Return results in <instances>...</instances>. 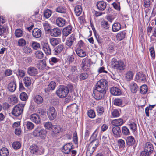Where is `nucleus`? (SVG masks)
<instances>
[{
	"mask_svg": "<svg viewBox=\"0 0 156 156\" xmlns=\"http://www.w3.org/2000/svg\"><path fill=\"white\" fill-rule=\"evenodd\" d=\"M124 123L123 119L121 118L113 120L111 122L112 125L118 126L122 125Z\"/></svg>",
	"mask_w": 156,
	"mask_h": 156,
	"instance_id": "obj_22",
	"label": "nucleus"
},
{
	"mask_svg": "<svg viewBox=\"0 0 156 156\" xmlns=\"http://www.w3.org/2000/svg\"><path fill=\"white\" fill-rule=\"evenodd\" d=\"M16 88V83L15 81L11 82L8 84V89L11 92H14Z\"/></svg>",
	"mask_w": 156,
	"mask_h": 156,
	"instance_id": "obj_20",
	"label": "nucleus"
},
{
	"mask_svg": "<svg viewBox=\"0 0 156 156\" xmlns=\"http://www.w3.org/2000/svg\"><path fill=\"white\" fill-rule=\"evenodd\" d=\"M138 76L139 80H140L143 82H145L146 81V76L144 74L141 73H139L138 74Z\"/></svg>",
	"mask_w": 156,
	"mask_h": 156,
	"instance_id": "obj_57",
	"label": "nucleus"
},
{
	"mask_svg": "<svg viewBox=\"0 0 156 156\" xmlns=\"http://www.w3.org/2000/svg\"><path fill=\"white\" fill-rule=\"evenodd\" d=\"M56 23L58 26L62 27L65 25L66 21L62 17H58L57 19Z\"/></svg>",
	"mask_w": 156,
	"mask_h": 156,
	"instance_id": "obj_19",
	"label": "nucleus"
},
{
	"mask_svg": "<svg viewBox=\"0 0 156 156\" xmlns=\"http://www.w3.org/2000/svg\"><path fill=\"white\" fill-rule=\"evenodd\" d=\"M23 80L26 86L28 87L30 86L31 83V80L30 77L28 76L25 77L23 79Z\"/></svg>",
	"mask_w": 156,
	"mask_h": 156,
	"instance_id": "obj_38",
	"label": "nucleus"
},
{
	"mask_svg": "<svg viewBox=\"0 0 156 156\" xmlns=\"http://www.w3.org/2000/svg\"><path fill=\"white\" fill-rule=\"evenodd\" d=\"M73 145L72 143H69L67 144L63 147L62 152L65 154H69L72 149Z\"/></svg>",
	"mask_w": 156,
	"mask_h": 156,
	"instance_id": "obj_12",
	"label": "nucleus"
},
{
	"mask_svg": "<svg viewBox=\"0 0 156 156\" xmlns=\"http://www.w3.org/2000/svg\"><path fill=\"white\" fill-rule=\"evenodd\" d=\"M63 49V46L62 45L60 44L57 46L54 49L55 52V54L56 53H60Z\"/></svg>",
	"mask_w": 156,
	"mask_h": 156,
	"instance_id": "obj_45",
	"label": "nucleus"
},
{
	"mask_svg": "<svg viewBox=\"0 0 156 156\" xmlns=\"http://www.w3.org/2000/svg\"><path fill=\"white\" fill-rule=\"evenodd\" d=\"M51 44L53 46H56L59 43V40L58 39L53 38L50 39Z\"/></svg>",
	"mask_w": 156,
	"mask_h": 156,
	"instance_id": "obj_37",
	"label": "nucleus"
},
{
	"mask_svg": "<svg viewBox=\"0 0 156 156\" xmlns=\"http://www.w3.org/2000/svg\"><path fill=\"white\" fill-rule=\"evenodd\" d=\"M28 74L32 76H36L38 73L37 69L33 66L29 67L27 70Z\"/></svg>",
	"mask_w": 156,
	"mask_h": 156,
	"instance_id": "obj_10",
	"label": "nucleus"
},
{
	"mask_svg": "<svg viewBox=\"0 0 156 156\" xmlns=\"http://www.w3.org/2000/svg\"><path fill=\"white\" fill-rule=\"evenodd\" d=\"M72 27L70 25H68L63 30V35L65 37L69 35L71 32Z\"/></svg>",
	"mask_w": 156,
	"mask_h": 156,
	"instance_id": "obj_17",
	"label": "nucleus"
},
{
	"mask_svg": "<svg viewBox=\"0 0 156 156\" xmlns=\"http://www.w3.org/2000/svg\"><path fill=\"white\" fill-rule=\"evenodd\" d=\"M122 131L123 134L125 135H129L130 134L129 129L126 126H123L122 127Z\"/></svg>",
	"mask_w": 156,
	"mask_h": 156,
	"instance_id": "obj_35",
	"label": "nucleus"
},
{
	"mask_svg": "<svg viewBox=\"0 0 156 156\" xmlns=\"http://www.w3.org/2000/svg\"><path fill=\"white\" fill-rule=\"evenodd\" d=\"M20 98L21 100L23 101H25L27 100L28 96L26 93L23 92L20 94Z\"/></svg>",
	"mask_w": 156,
	"mask_h": 156,
	"instance_id": "obj_53",
	"label": "nucleus"
},
{
	"mask_svg": "<svg viewBox=\"0 0 156 156\" xmlns=\"http://www.w3.org/2000/svg\"><path fill=\"white\" fill-rule=\"evenodd\" d=\"M25 104H20L16 105L13 108L12 113L16 116H19L23 113Z\"/></svg>",
	"mask_w": 156,
	"mask_h": 156,
	"instance_id": "obj_7",
	"label": "nucleus"
},
{
	"mask_svg": "<svg viewBox=\"0 0 156 156\" xmlns=\"http://www.w3.org/2000/svg\"><path fill=\"white\" fill-rule=\"evenodd\" d=\"M9 154L8 150L6 148L3 147L0 150V156H8Z\"/></svg>",
	"mask_w": 156,
	"mask_h": 156,
	"instance_id": "obj_32",
	"label": "nucleus"
},
{
	"mask_svg": "<svg viewBox=\"0 0 156 156\" xmlns=\"http://www.w3.org/2000/svg\"><path fill=\"white\" fill-rule=\"evenodd\" d=\"M69 92L68 87L64 86H60L56 91L57 95L59 97L63 98L66 97Z\"/></svg>",
	"mask_w": 156,
	"mask_h": 156,
	"instance_id": "obj_6",
	"label": "nucleus"
},
{
	"mask_svg": "<svg viewBox=\"0 0 156 156\" xmlns=\"http://www.w3.org/2000/svg\"><path fill=\"white\" fill-rule=\"evenodd\" d=\"M112 132L114 136L116 137H118L120 136L121 133L120 128L118 126H115L112 128Z\"/></svg>",
	"mask_w": 156,
	"mask_h": 156,
	"instance_id": "obj_21",
	"label": "nucleus"
},
{
	"mask_svg": "<svg viewBox=\"0 0 156 156\" xmlns=\"http://www.w3.org/2000/svg\"><path fill=\"white\" fill-rule=\"evenodd\" d=\"M52 14L51 11L49 9H47L44 12V17L46 18H48L50 17Z\"/></svg>",
	"mask_w": 156,
	"mask_h": 156,
	"instance_id": "obj_48",
	"label": "nucleus"
},
{
	"mask_svg": "<svg viewBox=\"0 0 156 156\" xmlns=\"http://www.w3.org/2000/svg\"><path fill=\"white\" fill-rule=\"evenodd\" d=\"M23 31L21 29H17L15 31V35L16 37L19 38L23 36Z\"/></svg>",
	"mask_w": 156,
	"mask_h": 156,
	"instance_id": "obj_46",
	"label": "nucleus"
},
{
	"mask_svg": "<svg viewBox=\"0 0 156 156\" xmlns=\"http://www.w3.org/2000/svg\"><path fill=\"white\" fill-rule=\"evenodd\" d=\"M101 27L105 29H108L109 27V25L108 22L105 21H104L101 23Z\"/></svg>",
	"mask_w": 156,
	"mask_h": 156,
	"instance_id": "obj_62",
	"label": "nucleus"
},
{
	"mask_svg": "<svg viewBox=\"0 0 156 156\" xmlns=\"http://www.w3.org/2000/svg\"><path fill=\"white\" fill-rule=\"evenodd\" d=\"M136 84L134 82L131 83L130 85V89L132 92L135 93L136 92Z\"/></svg>",
	"mask_w": 156,
	"mask_h": 156,
	"instance_id": "obj_42",
	"label": "nucleus"
},
{
	"mask_svg": "<svg viewBox=\"0 0 156 156\" xmlns=\"http://www.w3.org/2000/svg\"><path fill=\"white\" fill-rule=\"evenodd\" d=\"M76 54L80 57H84L86 56V52L83 49L77 48L75 50Z\"/></svg>",
	"mask_w": 156,
	"mask_h": 156,
	"instance_id": "obj_24",
	"label": "nucleus"
},
{
	"mask_svg": "<svg viewBox=\"0 0 156 156\" xmlns=\"http://www.w3.org/2000/svg\"><path fill=\"white\" fill-rule=\"evenodd\" d=\"M97 113L100 115H102L104 111V108L101 106H98L96 108Z\"/></svg>",
	"mask_w": 156,
	"mask_h": 156,
	"instance_id": "obj_52",
	"label": "nucleus"
},
{
	"mask_svg": "<svg viewBox=\"0 0 156 156\" xmlns=\"http://www.w3.org/2000/svg\"><path fill=\"white\" fill-rule=\"evenodd\" d=\"M87 114L88 116L90 118H94L96 116V114L94 111L92 109L90 110L87 111Z\"/></svg>",
	"mask_w": 156,
	"mask_h": 156,
	"instance_id": "obj_44",
	"label": "nucleus"
},
{
	"mask_svg": "<svg viewBox=\"0 0 156 156\" xmlns=\"http://www.w3.org/2000/svg\"><path fill=\"white\" fill-rule=\"evenodd\" d=\"M117 143L119 148H123L125 147V143L123 140L120 139L118 140Z\"/></svg>",
	"mask_w": 156,
	"mask_h": 156,
	"instance_id": "obj_47",
	"label": "nucleus"
},
{
	"mask_svg": "<svg viewBox=\"0 0 156 156\" xmlns=\"http://www.w3.org/2000/svg\"><path fill=\"white\" fill-rule=\"evenodd\" d=\"M126 140V144L129 146L133 145L135 143L134 137L131 136H127Z\"/></svg>",
	"mask_w": 156,
	"mask_h": 156,
	"instance_id": "obj_23",
	"label": "nucleus"
},
{
	"mask_svg": "<svg viewBox=\"0 0 156 156\" xmlns=\"http://www.w3.org/2000/svg\"><path fill=\"white\" fill-rule=\"evenodd\" d=\"M44 125L45 128L49 130L52 129L53 126L52 123L50 122H46L44 123Z\"/></svg>",
	"mask_w": 156,
	"mask_h": 156,
	"instance_id": "obj_43",
	"label": "nucleus"
},
{
	"mask_svg": "<svg viewBox=\"0 0 156 156\" xmlns=\"http://www.w3.org/2000/svg\"><path fill=\"white\" fill-rule=\"evenodd\" d=\"M96 89L93 91V95L97 100L104 99L108 88V83L105 80H101L96 85Z\"/></svg>",
	"mask_w": 156,
	"mask_h": 156,
	"instance_id": "obj_1",
	"label": "nucleus"
},
{
	"mask_svg": "<svg viewBox=\"0 0 156 156\" xmlns=\"http://www.w3.org/2000/svg\"><path fill=\"white\" fill-rule=\"evenodd\" d=\"M111 64L113 68L119 71L124 70L126 66V64L123 61H117L116 58H114L112 59Z\"/></svg>",
	"mask_w": 156,
	"mask_h": 156,
	"instance_id": "obj_3",
	"label": "nucleus"
},
{
	"mask_svg": "<svg viewBox=\"0 0 156 156\" xmlns=\"http://www.w3.org/2000/svg\"><path fill=\"white\" fill-rule=\"evenodd\" d=\"M38 67L41 69L44 68L46 66V63L44 60H40L38 62Z\"/></svg>",
	"mask_w": 156,
	"mask_h": 156,
	"instance_id": "obj_36",
	"label": "nucleus"
},
{
	"mask_svg": "<svg viewBox=\"0 0 156 156\" xmlns=\"http://www.w3.org/2000/svg\"><path fill=\"white\" fill-rule=\"evenodd\" d=\"M140 92L142 94H146L147 92L148 88L147 86L145 84H144L141 86L140 88Z\"/></svg>",
	"mask_w": 156,
	"mask_h": 156,
	"instance_id": "obj_33",
	"label": "nucleus"
},
{
	"mask_svg": "<svg viewBox=\"0 0 156 156\" xmlns=\"http://www.w3.org/2000/svg\"><path fill=\"white\" fill-rule=\"evenodd\" d=\"M61 129V128L59 126H55L53 127L52 129V134H57L60 133Z\"/></svg>",
	"mask_w": 156,
	"mask_h": 156,
	"instance_id": "obj_34",
	"label": "nucleus"
},
{
	"mask_svg": "<svg viewBox=\"0 0 156 156\" xmlns=\"http://www.w3.org/2000/svg\"><path fill=\"white\" fill-rule=\"evenodd\" d=\"M46 131L41 126H37L33 131V135L35 136H40L42 139H44L46 134Z\"/></svg>",
	"mask_w": 156,
	"mask_h": 156,
	"instance_id": "obj_5",
	"label": "nucleus"
},
{
	"mask_svg": "<svg viewBox=\"0 0 156 156\" xmlns=\"http://www.w3.org/2000/svg\"><path fill=\"white\" fill-rule=\"evenodd\" d=\"M25 127H26L27 129L29 130H32L34 127V125L32 122L29 121L25 122L24 123Z\"/></svg>",
	"mask_w": 156,
	"mask_h": 156,
	"instance_id": "obj_30",
	"label": "nucleus"
},
{
	"mask_svg": "<svg viewBox=\"0 0 156 156\" xmlns=\"http://www.w3.org/2000/svg\"><path fill=\"white\" fill-rule=\"evenodd\" d=\"M50 33L51 35L53 37H58L61 35V30L58 28L56 27L51 29Z\"/></svg>",
	"mask_w": 156,
	"mask_h": 156,
	"instance_id": "obj_11",
	"label": "nucleus"
},
{
	"mask_svg": "<svg viewBox=\"0 0 156 156\" xmlns=\"http://www.w3.org/2000/svg\"><path fill=\"white\" fill-rule=\"evenodd\" d=\"M107 4L106 2L102 1H99L97 2V6L98 9L101 11H103L105 9Z\"/></svg>",
	"mask_w": 156,
	"mask_h": 156,
	"instance_id": "obj_16",
	"label": "nucleus"
},
{
	"mask_svg": "<svg viewBox=\"0 0 156 156\" xmlns=\"http://www.w3.org/2000/svg\"><path fill=\"white\" fill-rule=\"evenodd\" d=\"M43 27L46 31H48L50 29V26L49 23L47 21H45L43 23Z\"/></svg>",
	"mask_w": 156,
	"mask_h": 156,
	"instance_id": "obj_59",
	"label": "nucleus"
},
{
	"mask_svg": "<svg viewBox=\"0 0 156 156\" xmlns=\"http://www.w3.org/2000/svg\"><path fill=\"white\" fill-rule=\"evenodd\" d=\"M43 49L47 55H49L51 54V50L48 44H45L43 47Z\"/></svg>",
	"mask_w": 156,
	"mask_h": 156,
	"instance_id": "obj_29",
	"label": "nucleus"
},
{
	"mask_svg": "<svg viewBox=\"0 0 156 156\" xmlns=\"http://www.w3.org/2000/svg\"><path fill=\"white\" fill-rule=\"evenodd\" d=\"M90 59L87 58H85L83 59L81 65L84 70L87 71L89 69L90 66Z\"/></svg>",
	"mask_w": 156,
	"mask_h": 156,
	"instance_id": "obj_9",
	"label": "nucleus"
},
{
	"mask_svg": "<svg viewBox=\"0 0 156 156\" xmlns=\"http://www.w3.org/2000/svg\"><path fill=\"white\" fill-rule=\"evenodd\" d=\"M120 111L119 110L114 109L111 111V117H118L120 115Z\"/></svg>",
	"mask_w": 156,
	"mask_h": 156,
	"instance_id": "obj_31",
	"label": "nucleus"
},
{
	"mask_svg": "<svg viewBox=\"0 0 156 156\" xmlns=\"http://www.w3.org/2000/svg\"><path fill=\"white\" fill-rule=\"evenodd\" d=\"M30 152L31 154L37 155L40 154V150L38 146L32 145L30 148Z\"/></svg>",
	"mask_w": 156,
	"mask_h": 156,
	"instance_id": "obj_13",
	"label": "nucleus"
},
{
	"mask_svg": "<svg viewBox=\"0 0 156 156\" xmlns=\"http://www.w3.org/2000/svg\"><path fill=\"white\" fill-rule=\"evenodd\" d=\"M82 11V9L80 5H77L75 8L74 12L76 16H79L81 14Z\"/></svg>",
	"mask_w": 156,
	"mask_h": 156,
	"instance_id": "obj_28",
	"label": "nucleus"
},
{
	"mask_svg": "<svg viewBox=\"0 0 156 156\" xmlns=\"http://www.w3.org/2000/svg\"><path fill=\"white\" fill-rule=\"evenodd\" d=\"M47 115L50 120L54 119L57 116V112L53 107H50L47 111Z\"/></svg>",
	"mask_w": 156,
	"mask_h": 156,
	"instance_id": "obj_8",
	"label": "nucleus"
},
{
	"mask_svg": "<svg viewBox=\"0 0 156 156\" xmlns=\"http://www.w3.org/2000/svg\"><path fill=\"white\" fill-rule=\"evenodd\" d=\"M123 100L120 98H116L114 101V104L115 105L117 106H121L122 104Z\"/></svg>",
	"mask_w": 156,
	"mask_h": 156,
	"instance_id": "obj_39",
	"label": "nucleus"
},
{
	"mask_svg": "<svg viewBox=\"0 0 156 156\" xmlns=\"http://www.w3.org/2000/svg\"><path fill=\"white\" fill-rule=\"evenodd\" d=\"M59 61V59L55 57H51L49 59V63L51 65L56 64Z\"/></svg>",
	"mask_w": 156,
	"mask_h": 156,
	"instance_id": "obj_50",
	"label": "nucleus"
},
{
	"mask_svg": "<svg viewBox=\"0 0 156 156\" xmlns=\"http://www.w3.org/2000/svg\"><path fill=\"white\" fill-rule=\"evenodd\" d=\"M134 74L131 71H129L127 72L126 74V78L128 80H131Z\"/></svg>",
	"mask_w": 156,
	"mask_h": 156,
	"instance_id": "obj_40",
	"label": "nucleus"
},
{
	"mask_svg": "<svg viewBox=\"0 0 156 156\" xmlns=\"http://www.w3.org/2000/svg\"><path fill=\"white\" fill-rule=\"evenodd\" d=\"M128 125L129 126L130 129L133 132L135 131L136 130V123L133 122H129Z\"/></svg>",
	"mask_w": 156,
	"mask_h": 156,
	"instance_id": "obj_41",
	"label": "nucleus"
},
{
	"mask_svg": "<svg viewBox=\"0 0 156 156\" xmlns=\"http://www.w3.org/2000/svg\"><path fill=\"white\" fill-rule=\"evenodd\" d=\"M109 139V136L107 134H105L103 135L102 138V141L105 144L108 143Z\"/></svg>",
	"mask_w": 156,
	"mask_h": 156,
	"instance_id": "obj_54",
	"label": "nucleus"
},
{
	"mask_svg": "<svg viewBox=\"0 0 156 156\" xmlns=\"http://www.w3.org/2000/svg\"><path fill=\"white\" fill-rule=\"evenodd\" d=\"M12 146L13 148L15 149H18L20 148L21 144L19 142H15L13 143Z\"/></svg>",
	"mask_w": 156,
	"mask_h": 156,
	"instance_id": "obj_51",
	"label": "nucleus"
},
{
	"mask_svg": "<svg viewBox=\"0 0 156 156\" xmlns=\"http://www.w3.org/2000/svg\"><path fill=\"white\" fill-rule=\"evenodd\" d=\"M88 75L86 73H83L80 74L78 76V78L80 80H84L88 77Z\"/></svg>",
	"mask_w": 156,
	"mask_h": 156,
	"instance_id": "obj_49",
	"label": "nucleus"
},
{
	"mask_svg": "<svg viewBox=\"0 0 156 156\" xmlns=\"http://www.w3.org/2000/svg\"><path fill=\"white\" fill-rule=\"evenodd\" d=\"M56 86V83L52 81H51L48 85L49 89L51 90H53L55 88Z\"/></svg>",
	"mask_w": 156,
	"mask_h": 156,
	"instance_id": "obj_60",
	"label": "nucleus"
},
{
	"mask_svg": "<svg viewBox=\"0 0 156 156\" xmlns=\"http://www.w3.org/2000/svg\"><path fill=\"white\" fill-rule=\"evenodd\" d=\"M110 92L114 96H119L121 95V91L119 88L113 87L110 89Z\"/></svg>",
	"mask_w": 156,
	"mask_h": 156,
	"instance_id": "obj_14",
	"label": "nucleus"
},
{
	"mask_svg": "<svg viewBox=\"0 0 156 156\" xmlns=\"http://www.w3.org/2000/svg\"><path fill=\"white\" fill-rule=\"evenodd\" d=\"M56 11L60 13H65L66 12V9L62 7L59 6L56 9Z\"/></svg>",
	"mask_w": 156,
	"mask_h": 156,
	"instance_id": "obj_58",
	"label": "nucleus"
},
{
	"mask_svg": "<svg viewBox=\"0 0 156 156\" xmlns=\"http://www.w3.org/2000/svg\"><path fill=\"white\" fill-rule=\"evenodd\" d=\"M34 101L37 104H40L43 102V99L42 97L39 95H36L33 99Z\"/></svg>",
	"mask_w": 156,
	"mask_h": 156,
	"instance_id": "obj_26",
	"label": "nucleus"
},
{
	"mask_svg": "<svg viewBox=\"0 0 156 156\" xmlns=\"http://www.w3.org/2000/svg\"><path fill=\"white\" fill-rule=\"evenodd\" d=\"M18 44L19 46H24L26 44V41L23 38H21L18 41Z\"/></svg>",
	"mask_w": 156,
	"mask_h": 156,
	"instance_id": "obj_55",
	"label": "nucleus"
},
{
	"mask_svg": "<svg viewBox=\"0 0 156 156\" xmlns=\"http://www.w3.org/2000/svg\"><path fill=\"white\" fill-rule=\"evenodd\" d=\"M36 57L38 58L41 59L44 56L43 53L41 51H37L35 53Z\"/></svg>",
	"mask_w": 156,
	"mask_h": 156,
	"instance_id": "obj_56",
	"label": "nucleus"
},
{
	"mask_svg": "<svg viewBox=\"0 0 156 156\" xmlns=\"http://www.w3.org/2000/svg\"><path fill=\"white\" fill-rule=\"evenodd\" d=\"M97 134L96 133V131L93 133L91 136L90 140V146L87 151V154H91L94 152L95 149L97 147L99 144L98 140L96 139Z\"/></svg>",
	"mask_w": 156,
	"mask_h": 156,
	"instance_id": "obj_2",
	"label": "nucleus"
},
{
	"mask_svg": "<svg viewBox=\"0 0 156 156\" xmlns=\"http://www.w3.org/2000/svg\"><path fill=\"white\" fill-rule=\"evenodd\" d=\"M33 36L35 38H38L41 35V31L38 28H35L32 31Z\"/></svg>",
	"mask_w": 156,
	"mask_h": 156,
	"instance_id": "obj_18",
	"label": "nucleus"
},
{
	"mask_svg": "<svg viewBox=\"0 0 156 156\" xmlns=\"http://www.w3.org/2000/svg\"><path fill=\"white\" fill-rule=\"evenodd\" d=\"M121 28V25L119 23H114L112 26V30L114 32H116L119 30Z\"/></svg>",
	"mask_w": 156,
	"mask_h": 156,
	"instance_id": "obj_27",
	"label": "nucleus"
},
{
	"mask_svg": "<svg viewBox=\"0 0 156 156\" xmlns=\"http://www.w3.org/2000/svg\"><path fill=\"white\" fill-rule=\"evenodd\" d=\"M154 150L153 144L150 142H146L144 145V151L140 153V156H149Z\"/></svg>",
	"mask_w": 156,
	"mask_h": 156,
	"instance_id": "obj_4",
	"label": "nucleus"
},
{
	"mask_svg": "<svg viewBox=\"0 0 156 156\" xmlns=\"http://www.w3.org/2000/svg\"><path fill=\"white\" fill-rule=\"evenodd\" d=\"M32 45L33 48L35 50L37 49L40 47V44L39 43L34 41L33 42Z\"/></svg>",
	"mask_w": 156,
	"mask_h": 156,
	"instance_id": "obj_61",
	"label": "nucleus"
},
{
	"mask_svg": "<svg viewBox=\"0 0 156 156\" xmlns=\"http://www.w3.org/2000/svg\"><path fill=\"white\" fill-rule=\"evenodd\" d=\"M30 120L36 124H38L40 122V118L39 115L36 114H33L30 117Z\"/></svg>",
	"mask_w": 156,
	"mask_h": 156,
	"instance_id": "obj_15",
	"label": "nucleus"
},
{
	"mask_svg": "<svg viewBox=\"0 0 156 156\" xmlns=\"http://www.w3.org/2000/svg\"><path fill=\"white\" fill-rule=\"evenodd\" d=\"M126 33L125 31H123L118 33L116 35V37L118 40L121 41L125 37Z\"/></svg>",
	"mask_w": 156,
	"mask_h": 156,
	"instance_id": "obj_25",
	"label": "nucleus"
},
{
	"mask_svg": "<svg viewBox=\"0 0 156 156\" xmlns=\"http://www.w3.org/2000/svg\"><path fill=\"white\" fill-rule=\"evenodd\" d=\"M73 140L75 144H77L78 143V137L77 133L75 132L73 135Z\"/></svg>",
	"mask_w": 156,
	"mask_h": 156,
	"instance_id": "obj_63",
	"label": "nucleus"
},
{
	"mask_svg": "<svg viewBox=\"0 0 156 156\" xmlns=\"http://www.w3.org/2000/svg\"><path fill=\"white\" fill-rule=\"evenodd\" d=\"M149 51L151 57L154 58L155 56V51L153 47H151L149 48Z\"/></svg>",
	"mask_w": 156,
	"mask_h": 156,
	"instance_id": "obj_64",
	"label": "nucleus"
}]
</instances>
